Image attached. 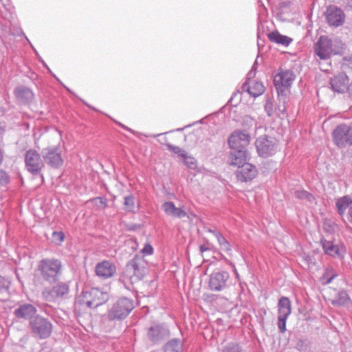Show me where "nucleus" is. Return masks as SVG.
<instances>
[{
    "instance_id": "f257e3e1",
    "label": "nucleus",
    "mask_w": 352,
    "mask_h": 352,
    "mask_svg": "<svg viewBox=\"0 0 352 352\" xmlns=\"http://www.w3.org/2000/svg\"><path fill=\"white\" fill-rule=\"evenodd\" d=\"M37 271L43 280L49 283H56L62 275L63 264L58 258H43L38 263Z\"/></svg>"
},
{
    "instance_id": "f03ea898",
    "label": "nucleus",
    "mask_w": 352,
    "mask_h": 352,
    "mask_svg": "<svg viewBox=\"0 0 352 352\" xmlns=\"http://www.w3.org/2000/svg\"><path fill=\"white\" fill-rule=\"evenodd\" d=\"M109 299V294L98 288H91L83 291L76 298V302L81 306L89 308H96Z\"/></svg>"
},
{
    "instance_id": "7ed1b4c3",
    "label": "nucleus",
    "mask_w": 352,
    "mask_h": 352,
    "mask_svg": "<svg viewBox=\"0 0 352 352\" xmlns=\"http://www.w3.org/2000/svg\"><path fill=\"white\" fill-rule=\"evenodd\" d=\"M134 302L132 299L122 297L119 298L107 312L109 320H121L126 318L134 309Z\"/></svg>"
},
{
    "instance_id": "20e7f679",
    "label": "nucleus",
    "mask_w": 352,
    "mask_h": 352,
    "mask_svg": "<svg viewBox=\"0 0 352 352\" xmlns=\"http://www.w3.org/2000/svg\"><path fill=\"white\" fill-rule=\"evenodd\" d=\"M69 292V283L58 282L52 287H46L41 292L42 298L49 302H56L65 298Z\"/></svg>"
},
{
    "instance_id": "39448f33",
    "label": "nucleus",
    "mask_w": 352,
    "mask_h": 352,
    "mask_svg": "<svg viewBox=\"0 0 352 352\" xmlns=\"http://www.w3.org/2000/svg\"><path fill=\"white\" fill-rule=\"evenodd\" d=\"M334 144L340 148L352 146V122L349 124H340L332 132Z\"/></svg>"
},
{
    "instance_id": "423d86ee",
    "label": "nucleus",
    "mask_w": 352,
    "mask_h": 352,
    "mask_svg": "<svg viewBox=\"0 0 352 352\" xmlns=\"http://www.w3.org/2000/svg\"><path fill=\"white\" fill-rule=\"evenodd\" d=\"M296 75L290 69H279L278 73L274 76V85L278 93V97L284 96L285 92L290 88Z\"/></svg>"
},
{
    "instance_id": "0eeeda50",
    "label": "nucleus",
    "mask_w": 352,
    "mask_h": 352,
    "mask_svg": "<svg viewBox=\"0 0 352 352\" xmlns=\"http://www.w3.org/2000/svg\"><path fill=\"white\" fill-rule=\"evenodd\" d=\"M255 146L258 155L267 158L276 153L277 141L274 138L261 135L256 139Z\"/></svg>"
},
{
    "instance_id": "6e6552de",
    "label": "nucleus",
    "mask_w": 352,
    "mask_h": 352,
    "mask_svg": "<svg viewBox=\"0 0 352 352\" xmlns=\"http://www.w3.org/2000/svg\"><path fill=\"white\" fill-rule=\"evenodd\" d=\"M30 325L33 333L41 339L47 338L52 331V324L48 319L39 315L30 320Z\"/></svg>"
},
{
    "instance_id": "1a4fd4ad",
    "label": "nucleus",
    "mask_w": 352,
    "mask_h": 352,
    "mask_svg": "<svg viewBox=\"0 0 352 352\" xmlns=\"http://www.w3.org/2000/svg\"><path fill=\"white\" fill-rule=\"evenodd\" d=\"M25 164L28 172L34 175H41L43 180L41 170L44 167V163L41 159V155L36 151L30 149L26 151L25 155Z\"/></svg>"
},
{
    "instance_id": "9d476101",
    "label": "nucleus",
    "mask_w": 352,
    "mask_h": 352,
    "mask_svg": "<svg viewBox=\"0 0 352 352\" xmlns=\"http://www.w3.org/2000/svg\"><path fill=\"white\" fill-rule=\"evenodd\" d=\"M146 263L142 256L135 255L126 265V272L135 280H141L146 274Z\"/></svg>"
},
{
    "instance_id": "9b49d317",
    "label": "nucleus",
    "mask_w": 352,
    "mask_h": 352,
    "mask_svg": "<svg viewBox=\"0 0 352 352\" xmlns=\"http://www.w3.org/2000/svg\"><path fill=\"white\" fill-rule=\"evenodd\" d=\"M230 285V274L224 270L214 271L210 276L208 287L214 292L223 291Z\"/></svg>"
},
{
    "instance_id": "f8f14e48",
    "label": "nucleus",
    "mask_w": 352,
    "mask_h": 352,
    "mask_svg": "<svg viewBox=\"0 0 352 352\" xmlns=\"http://www.w3.org/2000/svg\"><path fill=\"white\" fill-rule=\"evenodd\" d=\"M292 313V303L289 298L282 296L278 302V327L280 333L286 331V322Z\"/></svg>"
},
{
    "instance_id": "ddd939ff",
    "label": "nucleus",
    "mask_w": 352,
    "mask_h": 352,
    "mask_svg": "<svg viewBox=\"0 0 352 352\" xmlns=\"http://www.w3.org/2000/svg\"><path fill=\"white\" fill-rule=\"evenodd\" d=\"M62 151L58 146H48L43 148L41 155L45 162L54 168H60L63 164Z\"/></svg>"
},
{
    "instance_id": "4468645a",
    "label": "nucleus",
    "mask_w": 352,
    "mask_h": 352,
    "mask_svg": "<svg viewBox=\"0 0 352 352\" xmlns=\"http://www.w3.org/2000/svg\"><path fill=\"white\" fill-rule=\"evenodd\" d=\"M315 54L322 60L328 59L333 54L332 41L326 36H321L314 45Z\"/></svg>"
},
{
    "instance_id": "2eb2a0df",
    "label": "nucleus",
    "mask_w": 352,
    "mask_h": 352,
    "mask_svg": "<svg viewBox=\"0 0 352 352\" xmlns=\"http://www.w3.org/2000/svg\"><path fill=\"white\" fill-rule=\"evenodd\" d=\"M250 142L249 133L242 131H234L228 138V145L230 149H246Z\"/></svg>"
},
{
    "instance_id": "dca6fc26",
    "label": "nucleus",
    "mask_w": 352,
    "mask_h": 352,
    "mask_svg": "<svg viewBox=\"0 0 352 352\" xmlns=\"http://www.w3.org/2000/svg\"><path fill=\"white\" fill-rule=\"evenodd\" d=\"M169 335V329L164 324H155L150 327L147 331L148 338L153 344L159 343Z\"/></svg>"
},
{
    "instance_id": "f3484780",
    "label": "nucleus",
    "mask_w": 352,
    "mask_h": 352,
    "mask_svg": "<svg viewBox=\"0 0 352 352\" xmlns=\"http://www.w3.org/2000/svg\"><path fill=\"white\" fill-rule=\"evenodd\" d=\"M325 15L327 21L331 26L338 27L344 22V12L336 6H332L327 8Z\"/></svg>"
},
{
    "instance_id": "a211bd4d",
    "label": "nucleus",
    "mask_w": 352,
    "mask_h": 352,
    "mask_svg": "<svg viewBox=\"0 0 352 352\" xmlns=\"http://www.w3.org/2000/svg\"><path fill=\"white\" fill-rule=\"evenodd\" d=\"M257 174L256 166L250 164H243L241 166L238 168L236 172V176L239 181L246 182L253 179Z\"/></svg>"
},
{
    "instance_id": "6ab92c4d",
    "label": "nucleus",
    "mask_w": 352,
    "mask_h": 352,
    "mask_svg": "<svg viewBox=\"0 0 352 352\" xmlns=\"http://www.w3.org/2000/svg\"><path fill=\"white\" fill-rule=\"evenodd\" d=\"M96 274L103 279L112 277L116 272V265L109 261H103L97 263L95 268Z\"/></svg>"
},
{
    "instance_id": "aec40b11",
    "label": "nucleus",
    "mask_w": 352,
    "mask_h": 352,
    "mask_svg": "<svg viewBox=\"0 0 352 352\" xmlns=\"http://www.w3.org/2000/svg\"><path fill=\"white\" fill-rule=\"evenodd\" d=\"M321 244L324 253L333 258H342L344 254V248L342 245H335L333 242L322 239Z\"/></svg>"
},
{
    "instance_id": "412c9836",
    "label": "nucleus",
    "mask_w": 352,
    "mask_h": 352,
    "mask_svg": "<svg viewBox=\"0 0 352 352\" xmlns=\"http://www.w3.org/2000/svg\"><path fill=\"white\" fill-rule=\"evenodd\" d=\"M349 82V78L344 73H340L330 80L331 89L338 93H344L348 91Z\"/></svg>"
},
{
    "instance_id": "4be33fe9",
    "label": "nucleus",
    "mask_w": 352,
    "mask_h": 352,
    "mask_svg": "<svg viewBox=\"0 0 352 352\" xmlns=\"http://www.w3.org/2000/svg\"><path fill=\"white\" fill-rule=\"evenodd\" d=\"M232 151L229 155V160L231 165L241 166L243 164L247 163L248 160V153L247 149H231Z\"/></svg>"
},
{
    "instance_id": "5701e85b",
    "label": "nucleus",
    "mask_w": 352,
    "mask_h": 352,
    "mask_svg": "<svg viewBox=\"0 0 352 352\" xmlns=\"http://www.w3.org/2000/svg\"><path fill=\"white\" fill-rule=\"evenodd\" d=\"M36 313V309L31 304H23L16 308L14 314L18 318L32 319Z\"/></svg>"
},
{
    "instance_id": "b1692460",
    "label": "nucleus",
    "mask_w": 352,
    "mask_h": 352,
    "mask_svg": "<svg viewBox=\"0 0 352 352\" xmlns=\"http://www.w3.org/2000/svg\"><path fill=\"white\" fill-rule=\"evenodd\" d=\"M162 208L166 215L174 218H183L186 216V212L181 208H177L173 202L166 201L162 205Z\"/></svg>"
},
{
    "instance_id": "393cba45",
    "label": "nucleus",
    "mask_w": 352,
    "mask_h": 352,
    "mask_svg": "<svg viewBox=\"0 0 352 352\" xmlns=\"http://www.w3.org/2000/svg\"><path fill=\"white\" fill-rule=\"evenodd\" d=\"M242 89L243 91L246 90L249 94L254 98L261 96L265 91L263 85L260 82H253L251 83L250 81H246Z\"/></svg>"
},
{
    "instance_id": "a878e982",
    "label": "nucleus",
    "mask_w": 352,
    "mask_h": 352,
    "mask_svg": "<svg viewBox=\"0 0 352 352\" xmlns=\"http://www.w3.org/2000/svg\"><path fill=\"white\" fill-rule=\"evenodd\" d=\"M267 37L271 42L285 47H287L292 42V38L280 34L278 31L268 33Z\"/></svg>"
},
{
    "instance_id": "bb28decb",
    "label": "nucleus",
    "mask_w": 352,
    "mask_h": 352,
    "mask_svg": "<svg viewBox=\"0 0 352 352\" xmlns=\"http://www.w3.org/2000/svg\"><path fill=\"white\" fill-rule=\"evenodd\" d=\"M14 94L16 97L23 103H28L34 98V94L32 90L25 87L16 88Z\"/></svg>"
},
{
    "instance_id": "cd10ccee",
    "label": "nucleus",
    "mask_w": 352,
    "mask_h": 352,
    "mask_svg": "<svg viewBox=\"0 0 352 352\" xmlns=\"http://www.w3.org/2000/svg\"><path fill=\"white\" fill-rule=\"evenodd\" d=\"M352 204V199L349 196H344L337 199L336 206L340 215L344 214L346 209Z\"/></svg>"
},
{
    "instance_id": "c85d7f7f",
    "label": "nucleus",
    "mask_w": 352,
    "mask_h": 352,
    "mask_svg": "<svg viewBox=\"0 0 352 352\" xmlns=\"http://www.w3.org/2000/svg\"><path fill=\"white\" fill-rule=\"evenodd\" d=\"M183 343L178 338H173L169 340L164 346V352H181Z\"/></svg>"
},
{
    "instance_id": "c756f323",
    "label": "nucleus",
    "mask_w": 352,
    "mask_h": 352,
    "mask_svg": "<svg viewBox=\"0 0 352 352\" xmlns=\"http://www.w3.org/2000/svg\"><path fill=\"white\" fill-rule=\"evenodd\" d=\"M350 302V298L344 291L339 292L332 300V304L337 306H347Z\"/></svg>"
},
{
    "instance_id": "7c9ffc66",
    "label": "nucleus",
    "mask_w": 352,
    "mask_h": 352,
    "mask_svg": "<svg viewBox=\"0 0 352 352\" xmlns=\"http://www.w3.org/2000/svg\"><path fill=\"white\" fill-rule=\"evenodd\" d=\"M337 276V274L333 272L332 267L326 268L322 276V279L323 280L324 284H329L331 281Z\"/></svg>"
},
{
    "instance_id": "2f4dec72",
    "label": "nucleus",
    "mask_w": 352,
    "mask_h": 352,
    "mask_svg": "<svg viewBox=\"0 0 352 352\" xmlns=\"http://www.w3.org/2000/svg\"><path fill=\"white\" fill-rule=\"evenodd\" d=\"M124 206L126 211L131 212L135 211V198L132 195L124 197Z\"/></svg>"
},
{
    "instance_id": "473e14b6",
    "label": "nucleus",
    "mask_w": 352,
    "mask_h": 352,
    "mask_svg": "<svg viewBox=\"0 0 352 352\" xmlns=\"http://www.w3.org/2000/svg\"><path fill=\"white\" fill-rule=\"evenodd\" d=\"M264 109L266 112L267 115L269 117H271L273 116L275 108L273 102V98L272 97L267 96L265 100V103L264 105Z\"/></svg>"
},
{
    "instance_id": "72a5a7b5",
    "label": "nucleus",
    "mask_w": 352,
    "mask_h": 352,
    "mask_svg": "<svg viewBox=\"0 0 352 352\" xmlns=\"http://www.w3.org/2000/svg\"><path fill=\"white\" fill-rule=\"evenodd\" d=\"M182 158L184 161V164L190 169H195L197 168V160L192 155H188L186 152Z\"/></svg>"
},
{
    "instance_id": "f704fd0d",
    "label": "nucleus",
    "mask_w": 352,
    "mask_h": 352,
    "mask_svg": "<svg viewBox=\"0 0 352 352\" xmlns=\"http://www.w3.org/2000/svg\"><path fill=\"white\" fill-rule=\"evenodd\" d=\"M241 347L239 344L230 342L226 345L222 352H241Z\"/></svg>"
},
{
    "instance_id": "c9c22d12",
    "label": "nucleus",
    "mask_w": 352,
    "mask_h": 352,
    "mask_svg": "<svg viewBox=\"0 0 352 352\" xmlns=\"http://www.w3.org/2000/svg\"><path fill=\"white\" fill-rule=\"evenodd\" d=\"M295 197L297 199H302V200L305 199V200H308L309 201L313 198L312 195L305 190H296L295 191Z\"/></svg>"
},
{
    "instance_id": "e433bc0d",
    "label": "nucleus",
    "mask_w": 352,
    "mask_h": 352,
    "mask_svg": "<svg viewBox=\"0 0 352 352\" xmlns=\"http://www.w3.org/2000/svg\"><path fill=\"white\" fill-rule=\"evenodd\" d=\"M91 201L98 208H105L107 207V200L105 198L98 197L91 199Z\"/></svg>"
},
{
    "instance_id": "4c0bfd02",
    "label": "nucleus",
    "mask_w": 352,
    "mask_h": 352,
    "mask_svg": "<svg viewBox=\"0 0 352 352\" xmlns=\"http://www.w3.org/2000/svg\"><path fill=\"white\" fill-rule=\"evenodd\" d=\"M166 146L168 148V151H170V152L175 153V154H177L180 157H183V155H184L186 151L181 148L180 147L177 146H174L173 144H171L170 143H167L166 144Z\"/></svg>"
},
{
    "instance_id": "58836bf2",
    "label": "nucleus",
    "mask_w": 352,
    "mask_h": 352,
    "mask_svg": "<svg viewBox=\"0 0 352 352\" xmlns=\"http://www.w3.org/2000/svg\"><path fill=\"white\" fill-rule=\"evenodd\" d=\"M10 281L9 279L0 276V292H8Z\"/></svg>"
},
{
    "instance_id": "ea45409f",
    "label": "nucleus",
    "mask_w": 352,
    "mask_h": 352,
    "mask_svg": "<svg viewBox=\"0 0 352 352\" xmlns=\"http://www.w3.org/2000/svg\"><path fill=\"white\" fill-rule=\"evenodd\" d=\"M10 182L8 175L3 170H0V186H5Z\"/></svg>"
},
{
    "instance_id": "a19ab883",
    "label": "nucleus",
    "mask_w": 352,
    "mask_h": 352,
    "mask_svg": "<svg viewBox=\"0 0 352 352\" xmlns=\"http://www.w3.org/2000/svg\"><path fill=\"white\" fill-rule=\"evenodd\" d=\"M53 239L55 242L60 243L65 239V234L63 232H54L52 234Z\"/></svg>"
},
{
    "instance_id": "79ce46f5",
    "label": "nucleus",
    "mask_w": 352,
    "mask_h": 352,
    "mask_svg": "<svg viewBox=\"0 0 352 352\" xmlns=\"http://www.w3.org/2000/svg\"><path fill=\"white\" fill-rule=\"evenodd\" d=\"M141 252L144 255H151L153 253V248L149 243H146Z\"/></svg>"
},
{
    "instance_id": "37998d69",
    "label": "nucleus",
    "mask_w": 352,
    "mask_h": 352,
    "mask_svg": "<svg viewBox=\"0 0 352 352\" xmlns=\"http://www.w3.org/2000/svg\"><path fill=\"white\" fill-rule=\"evenodd\" d=\"M215 237L217 238L220 246L228 241V240L221 234H215Z\"/></svg>"
},
{
    "instance_id": "c03bdc74",
    "label": "nucleus",
    "mask_w": 352,
    "mask_h": 352,
    "mask_svg": "<svg viewBox=\"0 0 352 352\" xmlns=\"http://www.w3.org/2000/svg\"><path fill=\"white\" fill-rule=\"evenodd\" d=\"M116 122V124H117L118 125H119L120 126H121V127H122V128H123L124 129H125V130H126V131H129V132H131V133H133V134H134V135H137V136H138V135H140V133H138V132H137V131H134V130H133V129H131L129 128L128 126H126L124 125L123 124H122V123H120V122Z\"/></svg>"
},
{
    "instance_id": "a18cd8bd",
    "label": "nucleus",
    "mask_w": 352,
    "mask_h": 352,
    "mask_svg": "<svg viewBox=\"0 0 352 352\" xmlns=\"http://www.w3.org/2000/svg\"><path fill=\"white\" fill-rule=\"evenodd\" d=\"M221 250L223 251L230 253L232 251V246L230 243L228 241H226L225 243H223L222 245L220 246Z\"/></svg>"
},
{
    "instance_id": "49530a36",
    "label": "nucleus",
    "mask_w": 352,
    "mask_h": 352,
    "mask_svg": "<svg viewBox=\"0 0 352 352\" xmlns=\"http://www.w3.org/2000/svg\"><path fill=\"white\" fill-rule=\"evenodd\" d=\"M240 95H241V93L239 91L234 92L229 100V102H232L234 98H236V96H240Z\"/></svg>"
},
{
    "instance_id": "de8ad7c7",
    "label": "nucleus",
    "mask_w": 352,
    "mask_h": 352,
    "mask_svg": "<svg viewBox=\"0 0 352 352\" xmlns=\"http://www.w3.org/2000/svg\"><path fill=\"white\" fill-rule=\"evenodd\" d=\"M344 3L346 8L352 10V0H344Z\"/></svg>"
},
{
    "instance_id": "09e8293b",
    "label": "nucleus",
    "mask_w": 352,
    "mask_h": 352,
    "mask_svg": "<svg viewBox=\"0 0 352 352\" xmlns=\"http://www.w3.org/2000/svg\"><path fill=\"white\" fill-rule=\"evenodd\" d=\"M230 264L232 265V266L233 272H234V274L236 276V278L237 279H239V273L237 272V270H236L235 265L234 264H232L231 263Z\"/></svg>"
},
{
    "instance_id": "8fccbe9b",
    "label": "nucleus",
    "mask_w": 352,
    "mask_h": 352,
    "mask_svg": "<svg viewBox=\"0 0 352 352\" xmlns=\"http://www.w3.org/2000/svg\"><path fill=\"white\" fill-rule=\"evenodd\" d=\"M255 72L254 71L253 68L248 73V79H250L252 77L254 76Z\"/></svg>"
},
{
    "instance_id": "3c124183",
    "label": "nucleus",
    "mask_w": 352,
    "mask_h": 352,
    "mask_svg": "<svg viewBox=\"0 0 352 352\" xmlns=\"http://www.w3.org/2000/svg\"><path fill=\"white\" fill-rule=\"evenodd\" d=\"M208 250H209V248L206 245H201L199 247V250H200L201 252H206V251H207Z\"/></svg>"
},
{
    "instance_id": "603ef678",
    "label": "nucleus",
    "mask_w": 352,
    "mask_h": 352,
    "mask_svg": "<svg viewBox=\"0 0 352 352\" xmlns=\"http://www.w3.org/2000/svg\"><path fill=\"white\" fill-rule=\"evenodd\" d=\"M348 215H349V221L352 223V206L350 207L349 209Z\"/></svg>"
},
{
    "instance_id": "864d4df0",
    "label": "nucleus",
    "mask_w": 352,
    "mask_h": 352,
    "mask_svg": "<svg viewBox=\"0 0 352 352\" xmlns=\"http://www.w3.org/2000/svg\"><path fill=\"white\" fill-rule=\"evenodd\" d=\"M5 133V127L0 123V138H2Z\"/></svg>"
},
{
    "instance_id": "5fc2aeb1",
    "label": "nucleus",
    "mask_w": 352,
    "mask_h": 352,
    "mask_svg": "<svg viewBox=\"0 0 352 352\" xmlns=\"http://www.w3.org/2000/svg\"><path fill=\"white\" fill-rule=\"evenodd\" d=\"M3 159V151L0 148V165L1 164Z\"/></svg>"
},
{
    "instance_id": "6e6d98bb",
    "label": "nucleus",
    "mask_w": 352,
    "mask_h": 352,
    "mask_svg": "<svg viewBox=\"0 0 352 352\" xmlns=\"http://www.w3.org/2000/svg\"><path fill=\"white\" fill-rule=\"evenodd\" d=\"M208 231H209V232L212 233L214 236H215V234H221L219 232H218L217 230H209Z\"/></svg>"
},
{
    "instance_id": "4d7b16f0",
    "label": "nucleus",
    "mask_w": 352,
    "mask_h": 352,
    "mask_svg": "<svg viewBox=\"0 0 352 352\" xmlns=\"http://www.w3.org/2000/svg\"><path fill=\"white\" fill-rule=\"evenodd\" d=\"M43 65L47 68L48 71L52 74V72H51V70L50 69V68L47 67V65H46V63H45L43 61Z\"/></svg>"
},
{
    "instance_id": "13d9d810",
    "label": "nucleus",
    "mask_w": 352,
    "mask_h": 352,
    "mask_svg": "<svg viewBox=\"0 0 352 352\" xmlns=\"http://www.w3.org/2000/svg\"><path fill=\"white\" fill-rule=\"evenodd\" d=\"M83 102L89 108V109H94V110H96L93 107H91V105L87 104L85 102L83 101Z\"/></svg>"
},
{
    "instance_id": "bf43d9fd",
    "label": "nucleus",
    "mask_w": 352,
    "mask_h": 352,
    "mask_svg": "<svg viewBox=\"0 0 352 352\" xmlns=\"http://www.w3.org/2000/svg\"><path fill=\"white\" fill-rule=\"evenodd\" d=\"M64 87L67 89V91H69V93L73 94V93L72 92L71 89H69L67 87H66V86H65V85H64Z\"/></svg>"
},
{
    "instance_id": "052dcab7",
    "label": "nucleus",
    "mask_w": 352,
    "mask_h": 352,
    "mask_svg": "<svg viewBox=\"0 0 352 352\" xmlns=\"http://www.w3.org/2000/svg\"><path fill=\"white\" fill-rule=\"evenodd\" d=\"M161 134H158V135H151L152 137H156V136H159ZM146 137H150L151 135H145Z\"/></svg>"
},
{
    "instance_id": "680f3d73",
    "label": "nucleus",
    "mask_w": 352,
    "mask_h": 352,
    "mask_svg": "<svg viewBox=\"0 0 352 352\" xmlns=\"http://www.w3.org/2000/svg\"><path fill=\"white\" fill-rule=\"evenodd\" d=\"M184 128H181V129H177L176 131H182L184 130Z\"/></svg>"
},
{
    "instance_id": "e2e57ef3",
    "label": "nucleus",
    "mask_w": 352,
    "mask_h": 352,
    "mask_svg": "<svg viewBox=\"0 0 352 352\" xmlns=\"http://www.w3.org/2000/svg\"><path fill=\"white\" fill-rule=\"evenodd\" d=\"M260 36H260V33H259V32H258V38H260Z\"/></svg>"
}]
</instances>
